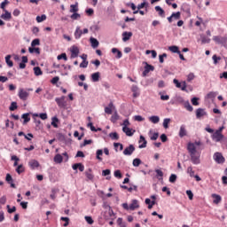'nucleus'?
Masks as SVG:
<instances>
[{"label":"nucleus","mask_w":227,"mask_h":227,"mask_svg":"<svg viewBox=\"0 0 227 227\" xmlns=\"http://www.w3.org/2000/svg\"><path fill=\"white\" fill-rule=\"evenodd\" d=\"M36 22H43V20H47V16L43 14L42 16H36Z\"/></svg>","instance_id":"a18cd8bd"},{"label":"nucleus","mask_w":227,"mask_h":227,"mask_svg":"<svg viewBox=\"0 0 227 227\" xmlns=\"http://www.w3.org/2000/svg\"><path fill=\"white\" fill-rule=\"evenodd\" d=\"M91 80H92V82H98V81H100V73L96 72V73L92 74Z\"/></svg>","instance_id":"b1692460"},{"label":"nucleus","mask_w":227,"mask_h":227,"mask_svg":"<svg viewBox=\"0 0 227 227\" xmlns=\"http://www.w3.org/2000/svg\"><path fill=\"white\" fill-rule=\"evenodd\" d=\"M140 165H141V160L139 158H136L133 160V166L135 168H139Z\"/></svg>","instance_id":"3c124183"},{"label":"nucleus","mask_w":227,"mask_h":227,"mask_svg":"<svg viewBox=\"0 0 227 227\" xmlns=\"http://www.w3.org/2000/svg\"><path fill=\"white\" fill-rule=\"evenodd\" d=\"M79 56V48L77 46L71 47V58H77Z\"/></svg>","instance_id":"2eb2a0df"},{"label":"nucleus","mask_w":227,"mask_h":227,"mask_svg":"<svg viewBox=\"0 0 227 227\" xmlns=\"http://www.w3.org/2000/svg\"><path fill=\"white\" fill-rule=\"evenodd\" d=\"M53 160L56 164H61L63 162V156L61 154H56Z\"/></svg>","instance_id":"c756f323"},{"label":"nucleus","mask_w":227,"mask_h":227,"mask_svg":"<svg viewBox=\"0 0 227 227\" xmlns=\"http://www.w3.org/2000/svg\"><path fill=\"white\" fill-rule=\"evenodd\" d=\"M76 12H79V7H78L77 3L75 4H71V6H70V12L71 13H76Z\"/></svg>","instance_id":"4c0bfd02"},{"label":"nucleus","mask_w":227,"mask_h":227,"mask_svg":"<svg viewBox=\"0 0 227 227\" xmlns=\"http://www.w3.org/2000/svg\"><path fill=\"white\" fill-rule=\"evenodd\" d=\"M21 118L23 121V125H26V123H29V121H31V117H29V114H23L21 115Z\"/></svg>","instance_id":"a878e982"},{"label":"nucleus","mask_w":227,"mask_h":227,"mask_svg":"<svg viewBox=\"0 0 227 227\" xmlns=\"http://www.w3.org/2000/svg\"><path fill=\"white\" fill-rule=\"evenodd\" d=\"M173 82L174 84H176V87L182 90V91H185L187 90V82H179L177 79H174Z\"/></svg>","instance_id":"39448f33"},{"label":"nucleus","mask_w":227,"mask_h":227,"mask_svg":"<svg viewBox=\"0 0 227 227\" xmlns=\"http://www.w3.org/2000/svg\"><path fill=\"white\" fill-rule=\"evenodd\" d=\"M170 121H171V119H164V121H163L164 129H169V122Z\"/></svg>","instance_id":"864d4df0"},{"label":"nucleus","mask_w":227,"mask_h":227,"mask_svg":"<svg viewBox=\"0 0 227 227\" xmlns=\"http://www.w3.org/2000/svg\"><path fill=\"white\" fill-rule=\"evenodd\" d=\"M82 36V30H81V27H77L75 31H74V38L76 40H79Z\"/></svg>","instance_id":"5701e85b"},{"label":"nucleus","mask_w":227,"mask_h":227,"mask_svg":"<svg viewBox=\"0 0 227 227\" xmlns=\"http://www.w3.org/2000/svg\"><path fill=\"white\" fill-rule=\"evenodd\" d=\"M17 107H18L17 106V102H12L9 109H10V111H15V109H17Z\"/></svg>","instance_id":"69168bd1"},{"label":"nucleus","mask_w":227,"mask_h":227,"mask_svg":"<svg viewBox=\"0 0 227 227\" xmlns=\"http://www.w3.org/2000/svg\"><path fill=\"white\" fill-rule=\"evenodd\" d=\"M34 116H35L36 118H41V120H47L48 116H47V114H34Z\"/></svg>","instance_id":"603ef678"},{"label":"nucleus","mask_w":227,"mask_h":227,"mask_svg":"<svg viewBox=\"0 0 227 227\" xmlns=\"http://www.w3.org/2000/svg\"><path fill=\"white\" fill-rule=\"evenodd\" d=\"M4 13L1 14L0 18L3 20H12V12H8L6 9H4Z\"/></svg>","instance_id":"9b49d317"},{"label":"nucleus","mask_w":227,"mask_h":227,"mask_svg":"<svg viewBox=\"0 0 227 227\" xmlns=\"http://www.w3.org/2000/svg\"><path fill=\"white\" fill-rule=\"evenodd\" d=\"M132 38V32H123L122 33V42H129Z\"/></svg>","instance_id":"f3484780"},{"label":"nucleus","mask_w":227,"mask_h":227,"mask_svg":"<svg viewBox=\"0 0 227 227\" xmlns=\"http://www.w3.org/2000/svg\"><path fill=\"white\" fill-rule=\"evenodd\" d=\"M149 121L152 123H159V121H160V118H159L157 115H153L149 118Z\"/></svg>","instance_id":"c9c22d12"},{"label":"nucleus","mask_w":227,"mask_h":227,"mask_svg":"<svg viewBox=\"0 0 227 227\" xmlns=\"http://www.w3.org/2000/svg\"><path fill=\"white\" fill-rule=\"evenodd\" d=\"M5 127H6V129H14V127H15V123L13 122V121H10V120H6L5 121Z\"/></svg>","instance_id":"a19ab883"},{"label":"nucleus","mask_w":227,"mask_h":227,"mask_svg":"<svg viewBox=\"0 0 227 227\" xmlns=\"http://www.w3.org/2000/svg\"><path fill=\"white\" fill-rule=\"evenodd\" d=\"M114 109V105L113 102L109 103L108 106L105 107V113L106 114H113V110Z\"/></svg>","instance_id":"a211bd4d"},{"label":"nucleus","mask_w":227,"mask_h":227,"mask_svg":"<svg viewBox=\"0 0 227 227\" xmlns=\"http://www.w3.org/2000/svg\"><path fill=\"white\" fill-rule=\"evenodd\" d=\"M131 91L133 92L134 98H137V97H139L140 93L137 85H132Z\"/></svg>","instance_id":"dca6fc26"},{"label":"nucleus","mask_w":227,"mask_h":227,"mask_svg":"<svg viewBox=\"0 0 227 227\" xmlns=\"http://www.w3.org/2000/svg\"><path fill=\"white\" fill-rule=\"evenodd\" d=\"M65 98H67L65 96L55 98V102H57L59 107H67V101L65 100Z\"/></svg>","instance_id":"6e6552de"},{"label":"nucleus","mask_w":227,"mask_h":227,"mask_svg":"<svg viewBox=\"0 0 227 227\" xmlns=\"http://www.w3.org/2000/svg\"><path fill=\"white\" fill-rule=\"evenodd\" d=\"M122 207L124 210L134 211L137 208H139V201L137 200H133L129 205L128 203H123Z\"/></svg>","instance_id":"7ed1b4c3"},{"label":"nucleus","mask_w":227,"mask_h":227,"mask_svg":"<svg viewBox=\"0 0 227 227\" xmlns=\"http://www.w3.org/2000/svg\"><path fill=\"white\" fill-rule=\"evenodd\" d=\"M109 137H111V139H113L114 141H118V139H120V136H118V133L116 132L110 133Z\"/></svg>","instance_id":"37998d69"},{"label":"nucleus","mask_w":227,"mask_h":227,"mask_svg":"<svg viewBox=\"0 0 227 227\" xmlns=\"http://www.w3.org/2000/svg\"><path fill=\"white\" fill-rule=\"evenodd\" d=\"M223 138H224V135L223 133H219L217 131H215L212 135V139H213V141H215V143H219V142L223 141Z\"/></svg>","instance_id":"0eeeda50"},{"label":"nucleus","mask_w":227,"mask_h":227,"mask_svg":"<svg viewBox=\"0 0 227 227\" xmlns=\"http://www.w3.org/2000/svg\"><path fill=\"white\" fill-rule=\"evenodd\" d=\"M187 136V129H185V125H181L179 129V137H185Z\"/></svg>","instance_id":"4be33fe9"},{"label":"nucleus","mask_w":227,"mask_h":227,"mask_svg":"<svg viewBox=\"0 0 227 227\" xmlns=\"http://www.w3.org/2000/svg\"><path fill=\"white\" fill-rule=\"evenodd\" d=\"M59 122V119L58 117H52L51 119V125L54 129H58V123Z\"/></svg>","instance_id":"79ce46f5"},{"label":"nucleus","mask_w":227,"mask_h":227,"mask_svg":"<svg viewBox=\"0 0 227 227\" xmlns=\"http://www.w3.org/2000/svg\"><path fill=\"white\" fill-rule=\"evenodd\" d=\"M112 52L113 54H116L115 55L116 59H121V58H122L123 56V53H121V51H120V50H118L117 48H113Z\"/></svg>","instance_id":"412c9836"},{"label":"nucleus","mask_w":227,"mask_h":227,"mask_svg":"<svg viewBox=\"0 0 227 227\" xmlns=\"http://www.w3.org/2000/svg\"><path fill=\"white\" fill-rule=\"evenodd\" d=\"M115 178H122V175H121V171L120 170H115L114 173Z\"/></svg>","instance_id":"e2e57ef3"},{"label":"nucleus","mask_w":227,"mask_h":227,"mask_svg":"<svg viewBox=\"0 0 227 227\" xmlns=\"http://www.w3.org/2000/svg\"><path fill=\"white\" fill-rule=\"evenodd\" d=\"M138 143L140 144L139 148H146L147 142L145 137L140 136V140Z\"/></svg>","instance_id":"bb28decb"},{"label":"nucleus","mask_w":227,"mask_h":227,"mask_svg":"<svg viewBox=\"0 0 227 227\" xmlns=\"http://www.w3.org/2000/svg\"><path fill=\"white\" fill-rule=\"evenodd\" d=\"M169 182H170V184H175V183L176 182V175L172 174V175L169 176Z\"/></svg>","instance_id":"052dcab7"},{"label":"nucleus","mask_w":227,"mask_h":227,"mask_svg":"<svg viewBox=\"0 0 227 227\" xmlns=\"http://www.w3.org/2000/svg\"><path fill=\"white\" fill-rule=\"evenodd\" d=\"M60 221L65 222V223L63 224L64 227H67V226H68V224H70V218H68V217L62 216L60 218Z\"/></svg>","instance_id":"09e8293b"},{"label":"nucleus","mask_w":227,"mask_h":227,"mask_svg":"<svg viewBox=\"0 0 227 227\" xmlns=\"http://www.w3.org/2000/svg\"><path fill=\"white\" fill-rule=\"evenodd\" d=\"M184 106L190 113H192V111H194V108L192 107V106H191V103H189V101L184 102Z\"/></svg>","instance_id":"ea45409f"},{"label":"nucleus","mask_w":227,"mask_h":227,"mask_svg":"<svg viewBox=\"0 0 227 227\" xmlns=\"http://www.w3.org/2000/svg\"><path fill=\"white\" fill-rule=\"evenodd\" d=\"M74 170L79 169V171H84V165L82 163H75L72 166Z\"/></svg>","instance_id":"393cba45"},{"label":"nucleus","mask_w":227,"mask_h":227,"mask_svg":"<svg viewBox=\"0 0 227 227\" xmlns=\"http://www.w3.org/2000/svg\"><path fill=\"white\" fill-rule=\"evenodd\" d=\"M36 45H40V39H34L31 43L32 47H36Z\"/></svg>","instance_id":"680f3d73"},{"label":"nucleus","mask_w":227,"mask_h":227,"mask_svg":"<svg viewBox=\"0 0 227 227\" xmlns=\"http://www.w3.org/2000/svg\"><path fill=\"white\" fill-rule=\"evenodd\" d=\"M28 166L31 169H36V168H40V163L36 160H31L28 162Z\"/></svg>","instance_id":"f8f14e48"},{"label":"nucleus","mask_w":227,"mask_h":227,"mask_svg":"<svg viewBox=\"0 0 227 227\" xmlns=\"http://www.w3.org/2000/svg\"><path fill=\"white\" fill-rule=\"evenodd\" d=\"M34 73H35V75H42L43 74L40 67H34Z\"/></svg>","instance_id":"8fccbe9b"},{"label":"nucleus","mask_w":227,"mask_h":227,"mask_svg":"<svg viewBox=\"0 0 227 227\" xmlns=\"http://www.w3.org/2000/svg\"><path fill=\"white\" fill-rule=\"evenodd\" d=\"M203 116H207V112H205V109L203 108H198L196 110V117L200 119V118H203Z\"/></svg>","instance_id":"ddd939ff"},{"label":"nucleus","mask_w":227,"mask_h":227,"mask_svg":"<svg viewBox=\"0 0 227 227\" xmlns=\"http://www.w3.org/2000/svg\"><path fill=\"white\" fill-rule=\"evenodd\" d=\"M57 59H64V61H67L68 58L67 57V53H62L57 57Z\"/></svg>","instance_id":"6e6d98bb"},{"label":"nucleus","mask_w":227,"mask_h":227,"mask_svg":"<svg viewBox=\"0 0 227 227\" xmlns=\"http://www.w3.org/2000/svg\"><path fill=\"white\" fill-rule=\"evenodd\" d=\"M187 150L190 153L191 160L192 164L198 165L201 161L200 158L201 157V153L194 147V144L188 143L187 145Z\"/></svg>","instance_id":"f257e3e1"},{"label":"nucleus","mask_w":227,"mask_h":227,"mask_svg":"<svg viewBox=\"0 0 227 227\" xmlns=\"http://www.w3.org/2000/svg\"><path fill=\"white\" fill-rule=\"evenodd\" d=\"M120 120V115H118V112H114L111 117L112 123H116Z\"/></svg>","instance_id":"473e14b6"},{"label":"nucleus","mask_w":227,"mask_h":227,"mask_svg":"<svg viewBox=\"0 0 227 227\" xmlns=\"http://www.w3.org/2000/svg\"><path fill=\"white\" fill-rule=\"evenodd\" d=\"M217 97V92L210 91L207 94L206 98H208L209 100H214Z\"/></svg>","instance_id":"2f4dec72"},{"label":"nucleus","mask_w":227,"mask_h":227,"mask_svg":"<svg viewBox=\"0 0 227 227\" xmlns=\"http://www.w3.org/2000/svg\"><path fill=\"white\" fill-rule=\"evenodd\" d=\"M25 171H26V168L24 167V165L22 164L18 165L16 168V173H18V175H21V173H24Z\"/></svg>","instance_id":"7c9ffc66"},{"label":"nucleus","mask_w":227,"mask_h":227,"mask_svg":"<svg viewBox=\"0 0 227 227\" xmlns=\"http://www.w3.org/2000/svg\"><path fill=\"white\" fill-rule=\"evenodd\" d=\"M211 196L214 199L213 203H215V205H219V203H221V201L223 200L221 198V195H217L215 193H213Z\"/></svg>","instance_id":"6ab92c4d"},{"label":"nucleus","mask_w":227,"mask_h":227,"mask_svg":"<svg viewBox=\"0 0 227 227\" xmlns=\"http://www.w3.org/2000/svg\"><path fill=\"white\" fill-rule=\"evenodd\" d=\"M201 43H210V38L203 35V36H201Z\"/></svg>","instance_id":"bf43d9fd"},{"label":"nucleus","mask_w":227,"mask_h":227,"mask_svg":"<svg viewBox=\"0 0 227 227\" xmlns=\"http://www.w3.org/2000/svg\"><path fill=\"white\" fill-rule=\"evenodd\" d=\"M155 70V67L152 65H149L148 63H145V70L143 72V77H146L150 72H153Z\"/></svg>","instance_id":"1a4fd4ad"},{"label":"nucleus","mask_w":227,"mask_h":227,"mask_svg":"<svg viewBox=\"0 0 227 227\" xmlns=\"http://www.w3.org/2000/svg\"><path fill=\"white\" fill-rule=\"evenodd\" d=\"M213 159L217 162V164H224L225 159L223 157V153H215Z\"/></svg>","instance_id":"423d86ee"},{"label":"nucleus","mask_w":227,"mask_h":227,"mask_svg":"<svg viewBox=\"0 0 227 227\" xmlns=\"http://www.w3.org/2000/svg\"><path fill=\"white\" fill-rule=\"evenodd\" d=\"M102 155H104V151H102V149H98L96 153V159L102 161Z\"/></svg>","instance_id":"58836bf2"},{"label":"nucleus","mask_w":227,"mask_h":227,"mask_svg":"<svg viewBox=\"0 0 227 227\" xmlns=\"http://www.w3.org/2000/svg\"><path fill=\"white\" fill-rule=\"evenodd\" d=\"M155 11L158 12V15L161 18L164 19V17H166V12L163 11V9H161L160 6L157 5L155 6Z\"/></svg>","instance_id":"aec40b11"},{"label":"nucleus","mask_w":227,"mask_h":227,"mask_svg":"<svg viewBox=\"0 0 227 227\" xmlns=\"http://www.w3.org/2000/svg\"><path fill=\"white\" fill-rule=\"evenodd\" d=\"M122 131L125 132L126 136H129V137L134 136V132H132V129L129 127H123Z\"/></svg>","instance_id":"c85d7f7f"},{"label":"nucleus","mask_w":227,"mask_h":227,"mask_svg":"<svg viewBox=\"0 0 227 227\" xmlns=\"http://www.w3.org/2000/svg\"><path fill=\"white\" fill-rule=\"evenodd\" d=\"M171 17H173L175 20H178L180 19V12L172 13Z\"/></svg>","instance_id":"0e129e2a"},{"label":"nucleus","mask_w":227,"mask_h":227,"mask_svg":"<svg viewBox=\"0 0 227 227\" xmlns=\"http://www.w3.org/2000/svg\"><path fill=\"white\" fill-rule=\"evenodd\" d=\"M212 59H213L214 65H217L221 61V57H218L217 55L215 54L213 55Z\"/></svg>","instance_id":"de8ad7c7"},{"label":"nucleus","mask_w":227,"mask_h":227,"mask_svg":"<svg viewBox=\"0 0 227 227\" xmlns=\"http://www.w3.org/2000/svg\"><path fill=\"white\" fill-rule=\"evenodd\" d=\"M85 176L86 178H88V180H93L95 178V176H93V171L91 170V168H89L85 172Z\"/></svg>","instance_id":"cd10ccee"},{"label":"nucleus","mask_w":227,"mask_h":227,"mask_svg":"<svg viewBox=\"0 0 227 227\" xmlns=\"http://www.w3.org/2000/svg\"><path fill=\"white\" fill-rule=\"evenodd\" d=\"M168 50L176 54H180V51H178V46H169Z\"/></svg>","instance_id":"49530a36"},{"label":"nucleus","mask_w":227,"mask_h":227,"mask_svg":"<svg viewBox=\"0 0 227 227\" xmlns=\"http://www.w3.org/2000/svg\"><path fill=\"white\" fill-rule=\"evenodd\" d=\"M187 173L190 175V176H194V170L192 169V167H188L187 168Z\"/></svg>","instance_id":"338daca9"},{"label":"nucleus","mask_w":227,"mask_h":227,"mask_svg":"<svg viewBox=\"0 0 227 227\" xmlns=\"http://www.w3.org/2000/svg\"><path fill=\"white\" fill-rule=\"evenodd\" d=\"M89 62L88 60H82L80 64V68H88Z\"/></svg>","instance_id":"4d7b16f0"},{"label":"nucleus","mask_w":227,"mask_h":227,"mask_svg":"<svg viewBox=\"0 0 227 227\" xmlns=\"http://www.w3.org/2000/svg\"><path fill=\"white\" fill-rule=\"evenodd\" d=\"M28 51L30 52V54H34V52H35V54H40V48L29 47V48H28Z\"/></svg>","instance_id":"c03bdc74"},{"label":"nucleus","mask_w":227,"mask_h":227,"mask_svg":"<svg viewBox=\"0 0 227 227\" xmlns=\"http://www.w3.org/2000/svg\"><path fill=\"white\" fill-rule=\"evenodd\" d=\"M172 104L175 106H179L180 104H185V100H184V98L177 96L174 98Z\"/></svg>","instance_id":"4468645a"},{"label":"nucleus","mask_w":227,"mask_h":227,"mask_svg":"<svg viewBox=\"0 0 227 227\" xmlns=\"http://www.w3.org/2000/svg\"><path fill=\"white\" fill-rule=\"evenodd\" d=\"M26 63H27V57L23 56L22 57V62L20 63V68L24 70V68H26Z\"/></svg>","instance_id":"72a5a7b5"},{"label":"nucleus","mask_w":227,"mask_h":227,"mask_svg":"<svg viewBox=\"0 0 227 227\" xmlns=\"http://www.w3.org/2000/svg\"><path fill=\"white\" fill-rule=\"evenodd\" d=\"M5 63H7L8 67L12 68L13 67V61H12V55H7L5 57Z\"/></svg>","instance_id":"e433bc0d"},{"label":"nucleus","mask_w":227,"mask_h":227,"mask_svg":"<svg viewBox=\"0 0 227 227\" xmlns=\"http://www.w3.org/2000/svg\"><path fill=\"white\" fill-rule=\"evenodd\" d=\"M7 212L9 214H13V212H17V207L13 206L12 208L10 207V205H7Z\"/></svg>","instance_id":"5fc2aeb1"},{"label":"nucleus","mask_w":227,"mask_h":227,"mask_svg":"<svg viewBox=\"0 0 227 227\" xmlns=\"http://www.w3.org/2000/svg\"><path fill=\"white\" fill-rule=\"evenodd\" d=\"M18 97L20 98V100H23L24 102L29 98V93L27 90L24 89H20L18 92Z\"/></svg>","instance_id":"20e7f679"},{"label":"nucleus","mask_w":227,"mask_h":227,"mask_svg":"<svg viewBox=\"0 0 227 227\" xmlns=\"http://www.w3.org/2000/svg\"><path fill=\"white\" fill-rule=\"evenodd\" d=\"M213 41L217 44V45H222V47H224L227 49V35H214L213 36Z\"/></svg>","instance_id":"f03ea898"},{"label":"nucleus","mask_w":227,"mask_h":227,"mask_svg":"<svg viewBox=\"0 0 227 227\" xmlns=\"http://www.w3.org/2000/svg\"><path fill=\"white\" fill-rule=\"evenodd\" d=\"M90 43H91V47L93 49H97V47H98V45H99L98 40H97L93 37L90 38Z\"/></svg>","instance_id":"f704fd0d"},{"label":"nucleus","mask_w":227,"mask_h":227,"mask_svg":"<svg viewBox=\"0 0 227 227\" xmlns=\"http://www.w3.org/2000/svg\"><path fill=\"white\" fill-rule=\"evenodd\" d=\"M71 19L73 20H77V19H81V14L77 13V12H74L72 15H71Z\"/></svg>","instance_id":"13d9d810"},{"label":"nucleus","mask_w":227,"mask_h":227,"mask_svg":"<svg viewBox=\"0 0 227 227\" xmlns=\"http://www.w3.org/2000/svg\"><path fill=\"white\" fill-rule=\"evenodd\" d=\"M164 58H168V54L163 53L161 55H159L160 63H164Z\"/></svg>","instance_id":"774afa93"},{"label":"nucleus","mask_w":227,"mask_h":227,"mask_svg":"<svg viewBox=\"0 0 227 227\" xmlns=\"http://www.w3.org/2000/svg\"><path fill=\"white\" fill-rule=\"evenodd\" d=\"M136 152V147L134 145H129L128 147H126L123 151V155H132Z\"/></svg>","instance_id":"9d476101"}]
</instances>
